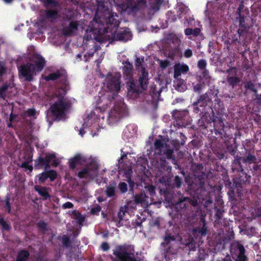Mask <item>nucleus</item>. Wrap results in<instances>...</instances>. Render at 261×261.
<instances>
[{
	"label": "nucleus",
	"mask_w": 261,
	"mask_h": 261,
	"mask_svg": "<svg viewBox=\"0 0 261 261\" xmlns=\"http://www.w3.org/2000/svg\"><path fill=\"white\" fill-rule=\"evenodd\" d=\"M10 89H12V87H10ZM10 88L8 87V90L7 91H9Z\"/></svg>",
	"instance_id": "obj_44"
},
{
	"label": "nucleus",
	"mask_w": 261,
	"mask_h": 261,
	"mask_svg": "<svg viewBox=\"0 0 261 261\" xmlns=\"http://www.w3.org/2000/svg\"><path fill=\"white\" fill-rule=\"evenodd\" d=\"M8 90V86H5L0 89V96L2 97H4L5 93Z\"/></svg>",
	"instance_id": "obj_21"
},
{
	"label": "nucleus",
	"mask_w": 261,
	"mask_h": 261,
	"mask_svg": "<svg viewBox=\"0 0 261 261\" xmlns=\"http://www.w3.org/2000/svg\"><path fill=\"white\" fill-rule=\"evenodd\" d=\"M192 55V51L190 49H187L185 52V56L187 58H190Z\"/></svg>",
	"instance_id": "obj_26"
},
{
	"label": "nucleus",
	"mask_w": 261,
	"mask_h": 261,
	"mask_svg": "<svg viewBox=\"0 0 261 261\" xmlns=\"http://www.w3.org/2000/svg\"><path fill=\"white\" fill-rule=\"evenodd\" d=\"M155 146L156 148H159L161 150V151H164L163 149L164 148V146L162 141L160 140H156L155 142Z\"/></svg>",
	"instance_id": "obj_17"
},
{
	"label": "nucleus",
	"mask_w": 261,
	"mask_h": 261,
	"mask_svg": "<svg viewBox=\"0 0 261 261\" xmlns=\"http://www.w3.org/2000/svg\"><path fill=\"white\" fill-rule=\"evenodd\" d=\"M206 65V62L204 60H200L198 63V66L200 69H204Z\"/></svg>",
	"instance_id": "obj_24"
},
{
	"label": "nucleus",
	"mask_w": 261,
	"mask_h": 261,
	"mask_svg": "<svg viewBox=\"0 0 261 261\" xmlns=\"http://www.w3.org/2000/svg\"><path fill=\"white\" fill-rule=\"evenodd\" d=\"M79 134L81 135L82 136L83 135L84 133H83L82 129L79 130Z\"/></svg>",
	"instance_id": "obj_42"
},
{
	"label": "nucleus",
	"mask_w": 261,
	"mask_h": 261,
	"mask_svg": "<svg viewBox=\"0 0 261 261\" xmlns=\"http://www.w3.org/2000/svg\"><path fill=\"white\" fill-rule=\"evenodd\" d=\"M35 189L36 191H37L38 193L43 196L44 198L46 199L49 197L48 192L47 191V189L45 188L36 186Z\"/></svg>",
	"instance_id": "obj_12"
},
{
	"label": "nucleus",
	"mask_w": 261,
	"mask_h": 261,
	"mask_svg": "<svg viewBox=\"0 0 261 261\" xmlns=\"http://www.w3.org/2000/svg\"><path fill=\"white\" fill-rule=\"evenodd\" d=\"M70 28L71 29H76V24L75 22H72L70 24Z\"/></svg>",
	"instance_id": "obj_38"
},
{
	"label": "nucleus",
	"mask_w": 261,
	"mask_h": 261,
	"mask_svg": "<svg viewBox=\"0 0 261 261\" xmlns=\"http://www.w3.org/2000/svg\"><path fill=\"white\" fill-rule=\"evenodd\" d=\"M38 179L40 182H43L48 178L47 172H43L38 176Z\"/></svg>",
	"instance_id": "obj_16"
},
{
	"label": "nucleus",
	"mask_w": 261,
	"mask_h": 261,
	"mask_svg": "<svg viewBox=\"0 0 261 261\" xmlns=\"http://www.w3.org/2000/svg\"><path fill=\"white\" fill-rule=\"evenodd\" d=\"M65 93V90L62 88L58 89L55 92L54 98L56 99V101L50 107V111L56 118L62 116L66 110L69 107L70 105L74 103L75 101L73 99L70 100L64 99V96Z\"/></svg>",
	"instance_id": "obj_1"
},
{
	"label": "nucleus",
	"mask_w": 261,
	"mask_h": 261,
	"mask_svg": "<svg viewBox=\"0 0 261 261\" xmlns=\"http://www.w3.org/2000/svg\"><path fill=\"white\" fill-rule=\"evenodd\" d=\"M114 187L113 186H110L109 187L106 191L107 194L109 196H112L114 194Z\"/></svg>",
	"instance_id": "obj_18"
},
{
	"label": "nucleus",
	"mask_w": 261,
	"mask_h": 261,
	"mask_svg": "<svg viewBox=\"0 0 261 261\" xmlns=\"http://www.w3.org/2000/svg\"><path fill=\"white\" fill-rule=\"evenodd\" d=\"M130 173H131V171L129 170L127 172H125L124 174L126 176V180L128 182L130 187L133 188L134 186V183L133 181H132L130 179L129 175H130Z\"/></svg>",
	"instance_id": "obj_14"
},
{
	"label": "nucleus",
	"mask_w": 261,
	"mask_h": 261,
	"mask_svg": "<svg viewBox=\"0 0 261 261\" xmlns=\"http://www.w3.org/2000/svg\"><path fill=\"white\" fill-rule=\"evenodd\" d=\"M228 81H229V82L231 84H233H233H234L236 83H237V82L238 81V79H237V78H235V79H234V81H232V80H231V79L230 77H229V79H228Z\"/></svg>",
	"instance_id": "obj_34"
},
{
	"label": "nucleus",
	"mask_w": 261,
	"mask_h": 261,
	"mask_svg": "<svg viewBox=\"0 0 261 261\" xmlns=\"http://www.w3.org/2000/svg\"><path fill=\"white\" fill-rule=\"evenodd\" d=\"M4 71V67L3 64H0V75H1Z\"/></svg>",
	"instance_id": "obj_37"
},
{
	"label": "nucleus",
	"mask_w": 261,
	"mask_h": 261,
	"mask_svg": "<svg viewBox=\"0 0 261 261\" xmlns=\"http://www.w3.org/2000/svg\"><path fill=\"white\" fill-rule=\"evenodd\" d=\"M6 3H9L12 2L13 0H4Z\"/></svg>",
	"instance_id": "obj_41"
},
{
	"label": "nucleus",
	"mask_w": 261,
	"mask_h": 261,
	"mask_svg": "<svg viewBox=\"0 0 261 261\" xmlns=\"http://www.w3.org/2000/svg\"><path fill=\"white\" fill-rule=\"evenodd\" d=\"M48 177L49 178L51 181L54 180L57 176L56 172L54 170H50L47 172Z\"/></svg>",
	"instance_id": "obj_15"
},
{
	"label": "nucleus",
	"mask_w": 261,
	"mask_h": 261,
	"mask_svg": "<svg viewBox=\"0 0 261 261\" xmlns=\"http://www.w3.org/2000/svg\"><path fill=\"white\" fill-rule=\"evenodd\" d=\"M59 76L58 73H53L50 74L49 75L46 76L45 79L47 81L48 80H54L57 79Z\"/></svg>",
	"instance_id": "obj_22"
},
{
	"label": "nucleus",
	"mask_w": 261,
	"mask_h": 261,
	"mask_svg": "<svg viewBox=\"0 0 261 261\" xmlns=\"http://www.w3.org/2000/svg\"><path fill=\"white\" fill-rule=\"evenodd\" d=\"M172 153V151L171 150H168L167 151V156L168 158H171V154Z\"/></svg>",
	"instance_id": "obj_39"
},
{
	"label": "nucleus",
	"mask_w": 261,
	"mask_h": 261,
	"mask_svg": "<svg viewBox=\"0 0 261 261\" xmlns=\"http://www.w3.org/2000/svg\"><path fill=\"white\" fill-rule=\"evenodd\" d=\"M185 34L187 35H190L193 34V30L191 29H187L185 30Z\"/></svg>",
	"instance_id": "obj_32"
},
{
	"label": "nucleus",
	"mask_w": 261,
	"mask_h": 261,
	"mask_svg": "<svg viewBox=\"0 0 261 261\" xmlns=\"http://www.w3.org/2000/svg\"><path fill=\"white\" fill-rule=\"evenodd\" d=\"M83 158L80 154L75 155L73 158L69 160V165L72 168H74L75 166L81 162Z\"/></svg>",
	"instance_id": "obj_9"
},
{
	"label": "nucleus",
	"mask_w": 261,
	"mask_h": 261,
	"mask_svg": "<svg viewBox=\"0 0 261 261\" xmlns=\"http://www.w3.org/2000/svg\"><path fill=\"white\" fill-rule=\"evenodd\" d=\"M29 255V253L28 251H21L18 254L17 261H25Z\"/></svg>",
	"instance_id": "obj_13"
},
{
	"label": "nucleus",
	"mask_w": 261,
	"mask_h": 261,
	"mask_svg": "<svg viewBox=\"0 0 261 261\" xmlns=\"http://www.w3.org/2000/svg\"><path fill=\"white\" fill-rule=\"evenodd\" d=\"M122 172V171H119V174H121Z\"/></svg>",
	"instance_id": "obj_46"
},
{
	"label": "nucleus",
	"mask_w": 261,
	"mask_h": 261,
	"mask_svg": "<svg viewBox=\"0 0 261 261\" xmlns=\"http://www.w3.org/2000/svg\"><path fill=\"white\" fill-rule=\"evenodd\" d=\"M101 247L102 249L105 251L109 249V248L108 244L106 243H102L101 245Z\"/></svg>",
	"instance_id": "obj_29"
},
{
	"label": "nucleus",
	"mask_w": 261,
	"mask_h": 261,
	"mask_svg": "<svg viewBox=\"0 0 261 261\" xmlns=\"http://www.w3.org/2000/svg\"><path fill=\"white\" fill-rule=\"evenodd\" d=\"M239 254L236 261H245L246 257L244 254L245 249L243 246L239 245L238 246Z\"/></svg>",
	"instance_id": "obj_11"
},
{
	"label": "nucleus",
	"mask_w": 261,
	"mask_h": 261,
	"mask_svg": "<svg viewBox=\"0 0 261 261\" xmlns=\"http://www.w3.org/2000/svg\"><path fill=\"white\" fill-rule=\"evenodd\" d=\"M7 210H8V212H10V206H9V204L8 201H7Z\"/></svg>",
	"instance_id": "obj_40"
},
{
	"label": "nucleus",
	"mask_w": 261,
	"mask_h": 261,
	"mask_svg": "<svg viewBox=\"0 0 261 261\" xmlns=\"http://www.w3.org/2000/svg\"><path fill=\"white\" fill-rule=\"evenodd\" d=\"M120 75L119 73H116L112 76L109 75L107 77L106 84L108 88L111 90L117 92L120 89L119 79Z\"/></svg>",
	"instance_id": "obj_5"
},
{
	"label": "nucleus",
	"mask_w": 261,
	"mask_h": 261,
	"mask_svg": "<svg viewBox=\"0 0 261 261\" xmlns=\"http://www.w3.org/2000/svg\"><path fill=\"white\" fill-rule=\"evenodd\" d=\"M62 206L64 208H69L73 206V204L71 202H68L63 204Z\"/></svg>",
	"instance_id": "obj_27"
},
{
	"label": "nucleus",
	"mask_w": 261,
	"mask_h": 261,
	"mask_svg": "<svg viewBox=\"0 0 261 261\" xmlns=\"http://www.w3.org/2000/svg\"><path fill=\"white\" fill-rule=\"evenodd\" d=\"M100 208L99 206H97L96 207L92 209L91 210V212L93 214H96L97 213H98L99 212H100Z\"/></svg>",
	"instance_id": "obj_31"
},
{
	"label": "nucleus",
	"mask_w": 261,
	"mask_h": 261,
	"mask_svg": "<svg viewBox=\"0 0 261 261\" xmlns=\"http://www.w3.org/2000/svg\"><path fill=\"white\" fill-rule=\"evenodd\" d=\"M55 155L53 154L47 155L45 158V161L42 158H40L38 159V161L36 162L35 167V168L39 169L44 165L48 166V164L49 163H51L55 166H57L58 163L55 162Z\"/></svg>",
	"instance_id": "obj_7"
},
{
	"label": "nucleus",
	"mask_w": 261,
	"mask_h": 261,
	"mask_svg": "<svg viewBox=\"0 0 261 261\" xmlns=\"http://www.w3.org/2000/svg\"><path fill=\"white\" fill-rule=\"evenodd\" d=\"M33 61L34 64H28L22 66L19 70L20 74L26 80H31L33 76L41 71L45 64L44 59L40 56H35Z\"/></svg>",
	"instance_id": "obj_2"
},
{
	"label": "nucleus",
	"mask_w": 261,
	"mask_h": 261,
	"mask_svg": "<svg viewBox=\"0 0 261 261\" xmlns=\"http://www.w3.org/2000/svg\"><path fill=\"white\" fill-rule=\"evenodd\" d=\"M28 113L29 115H34L35 114V111L34 110H29Z\"/></svg>",
	"instance_id": "obj_36"
},
{
	"label": "nucleus",
	"mask_w": 261,
	"mask_h": 261,
	"mask_svg": "<svg viewBox=\"0 0 261 261\" xmlns=\"http://www.w3.org/2000/svg\"><path fill=\"white\" fill-rule=\"evenodd\" d=\"M22 167L28 169L30 172L33 170V167L29 164V163L24 162L21 165Z\"/></svg>",
	"instance_id": "obj_23"
},
{
	"label": "nucleus",
	"mask_w": 261,
	"mask_h": 261,
	"mask_svg": "<svg viewBox=\"0 0 261 261\" xmlns=\"http://www.w3.org/2000/svg\"><path fill=\"white\" fill-rule=\"evenodd\" d=\"M98 165L96 162H94L91 165H88V167L84 169L82 171L79 173V176L80 177L87 178L89 177L93 178L97 174V169Z\"/></svg>",
	"instance_id": "obj_6"
},
{
	"label": "nucleus",
	"mask_w": 261,
	"mask_h": 261,
	"mask_svg": "<svg viewBox=\"0 0 261 261\" xmlns=\"http://www.w3.org/2000/svg\"><path fill=\"white\" fill-rule=\"evenodd\" d=\"M119 189L121 192L124 193L127 191V185L124 182H121L119 184Z\"/></svg>",
	"instance_id": "obj_19"
},
{
	"label": "nucleus",
	"mask_w": 261,
	"mask_h": 261,
	"mask_svg": "<svg viewBox=\"0 0 261 261\" xmlns=\"http://www.w3.org/2000/svg\"><path fill=\"white\" fill-rule=\"evenodd\" d=\"M101 24H100L96 18L91 22L89 29L86 30V37L87 40L96 38L101 33Z\"/></svg>",
	"instance_id": "obj_4"
},
{
	"label": "nucleus",
	"mask_w": 261,
	"mask_h": 261,
	"mask_svg": "<svg viewBox=\"0 0 261 261\" xmlns=\"http://www.w3.org/2000/svg\"><path fill=\"white\" fill-rule=\"evenodd\" d=\"M31 161H32V160H31V159L30 158V159H29V162H31Z\"/></svg>",
	"instance_id": "obj_45"
},
{
	"label": "nucleus",
	"mask_w": 261,
	"mask_h": 261,
	"mask_svg": "<svg viewBox=\"0 0 261 261\" xmlns=\"http://www.w3.org/2000/svg\"><path fill=\"white\" fill-rule=\"evenodd\" d=\"M159 64L161 67L162 68H165L168 66V62L166 61H159Z\"/></svg>",
	"instance_id": "obj_25"
},
{
	"label": "nucleus",
	"mask_w": 261,
	"mask_h": 261,
	"mask_svg": "<svg viewBox=\"0 0 261 261\" xmlns=\"http://www.w3.org/2000/svg\"><path fill=\"white\" fill-rule=\"evenodd\" d=\"M143 199H144L143 197L140 198L139 197H136V198H135L136 201L137 203L142 202L143 201Z\"/></svg>",
	"instance_id": "obj_35"
},
{
	"label": "nucleus",
	"mask_w": 261,
	"mask_h": 261,
	"mask_svg": "<svg viewBox=\"0 0 261 261\" xmlns=\"http://www.w3.org/2000/svg\"><path fill=\"white\" fill-rule=\"evenodd\" d=\"M141 72L142 76L140 78L139 80L140 86H137L134 81H130L127 85L129 92L139 93L146 88L147 83L148 73L145 72L144 69H142Z\"/></svg>",
	"instance_id": "obj_3"
},
{
	"label": "nucleus",
	"mask_w": 261,
	"mask_h": 261,
	"mask_svg": "<svg viewBox=\"0 0 261 261\" xmlns=\"http://www.w3.org/2000/svg\"><path fill=\"white\" fill-rule=\"evenodd\" d=\"M112 116V114H111V113H109V116H110V117H111Z\"/></svg>",
	"instance_id": "obj_43"
},
{
	"label": "nucleus",
	"mask_w": 261,
	"mask_h": 261,
	"mask_svg": "<svg viewBox=\"0 0 261 261\" xmlns=\"http://www.w3.org/2000/svg\"><path fill=\"white\" fill-rule=\"evenodd\" d=\"M200 33V30L199 29H195L194 30H193V34L194 35L196 36L198 35Z\"/></svg>",
	"instance_id": "obj_33"
},
{
	"label": "nucleus",
	"mask_w": 261,
	"mask_h": 261,
	"mask_svg": "<svg viewBox=\"0 0 261 261\" xmlns=\"http://www.w3.org/2000/svg\"><path fill=\"white\" fill-rule=\"evenodd\" d=\"M47 16L48 17H55L56 14H57V13L55 11H49L47 12Z\"/></svg>",
	"instance_id": "obj_28"
},
{
	"label": "nucleus",
	"mask_w": 261,
	"mask_h": 261,
	"mask_svg": "<svg viewBox=\"0 0 261 261\" xmlns=\"http://www.w3.org/2000/svg\"><path fill=\"white\" fill-rule=\"evenodd\" d=\"M0 225L2 226L3 229L8 230L9 228V225L3 219H0Z\"/></svg>",
	"instance_id": "obj_20"
},
{
	"label": "nucleus",
	"mask_w": 261,
	"mask_h": 261,
	"mask_svg": "<svg viewBox=\"0 0 261 261\" xmlns=\"http://www.w3.org/2000/svg\"><path fill=\"white\" fill-rule=\"evenodd\" d=\"M189 70V67L184 64H177L174 66V77H177L181 73H186Z\"/></svg>",
	"instance_id": "obj_8"
},
{
	"label": "nucleus",
	"mask_w": 261,
	"mask_h": 261,
	"mask_svg": "<svg viewBox=\"0 0 261 261\" xmlns=\"http://www.w3.org/2000/svg\"><path fill=\"white\" fill-rule=\"evenodd\" d=\"M187 88L186 82L182 79H178L176 81V89L180 92L185 91Z\"/></svg>",
	"instance_id": "obj_10"
},
{
	"label": "nucleus",
	"mask_w": 261,
	"mask_h": 261,
	"mask_svg": "<svg viewBox=\"0 0 261 261\" xmlns=\"http://www.w3.org/2000/svg\"><path fill=\"white\" fill-rule=\"evenodd\" d=\"M147 188L150 194H152L154 193V188L153 186H148Z\"/></svg>",
	"instance_id": "obj_30"
}]
</instances>
